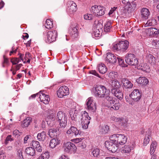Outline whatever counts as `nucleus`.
Here are the masks:
<instances>
[{
	"instance_id": "1",
	"label": "nucleus",
	"mask_w": 159,
	"mask_h": 159,
	"mask_svg": "<svg viewBox=\"0 0 159 159\" xmlns=\"http://www.w3.org/2000/svg\"><path fill=\"white\" fill-rule=\"evenodd\" d=\"M110 141H113L117 146L123 145L127 141V137L124 134H115L111 135L109 137Z\"/></svg>"
},
{
	"instance_id": "2",
	"label": "nucleus",
	"mask_w": 159,
	"mask_h": 159,
	"mask_svg": "<svg viewBox=\"0 0 159 159\" xmlns=\"http://www.w3.org/2000/svg\"><path fill=\"white\" fill-rule=\"evenodd\" d=\"M67 119L66 114L61 111L58 112L57 115V122L61 128H64L66 125Z\"/></svg>"
},
{
	"instance_id": "3",
	"label": "nucleus",
	"mask_w": 159,
	"mask_h": 159,
	"mask_svg": "<svg viewBox=\"0 0 159 159\" xmlns=\"http://www.w3.org/2000/svg\"><path fill=\"white\" fill-rule=\"evenodd\" d=\"M129 42L126 40L121 41L119 43L114 44L113 49L114 51L120 50L122 52L125 51L129 47Z\"/></svg>"
},
{
	"instance_id": "4",
	"label": "nucleus",
	"mask_w": 159,
	"mask_h": 159,
	"mask_svg": "<svg viewBox=\"0 0 159 159\" xmlns=\"http://www.w3.org/2000/svg\"><path fill=\"white\" fill-rule=\"evenodd\" d=\"M94 94L96 97L99 98H102L108 92L105 86L102 85H97L95 88Z\"/></svg>"
},
{
	"instance_id": "5",
	"label": "nucleus",
	"mask_w": 159,
	"mask_h": 159,
	"mask_svg": "<svg viewBox=\"0 0 159 159\" xmlns=\"http://www.w3.org/2000/svg\"><path fill=\"white\" fill-rule=\"evenodd\" d=\"M81 124L83 129H87L90 123L91 118L89 116L88 113L85 111L82 113L81 116Z\"/></svg>"
},
{
	"instance_id": "6",
	"label": "nucleus",
	"mask_w": 159,
	"mask_h": 159,
	"mask_svg": "<svg viewBox=\"0 0 159 159\" xmlns=\"http://www.w3.org/2000/svg\"><path fill=\"white\" fill-rule=\"evenodd\" d=\"M125 61L128 64L134 66L138 64V60L135 55L132 53H127L125 56Z\"/></svg>"
},
{
	"instance_id": "7",
	"label": "nucleus",
	"mask_w": 159,
	"mask_h": 159,
	"mask_svg": "<svg viewBox=\"0 0 159 159\" xmlns=\"http://www.w3.org/2000/svg\"><path fill=\"white\" fill-rule=\"evenodd\" d=\"M105 10L104 7L95 5L92 7L91 11L94 16H99L103 15L105 13Z\"/></svg>"
},
{
	"instance_id": "8",
	"label": "nucleus",
	"mask_w": 159,
	"mask_h": 159,
	"mask_svg": "<svg viewBox=\"0 0 159 159\" xmlns=\"http://www.w3.org/2000/svg\"><path fill=\"white\" fill-rule=\"evenodd\" d=\"M86 109L89 111L94 112L96 110L95 103L92 97H89L86 100Z\"/></svg>"
},
{
	"instance_id": "9",
	"label": "nucleus",
	"mask_w": 159,
	"mask_h": 159,
	"mask_svg": "<svg viewBox=\"0 0 159 159\" xmlns=\"http://www.w3.org/2000/svg\"><path fill=\"white\" fill-rule=\"evenodd\" d=\"M46 36L47 38L46 39V42L51 43L56 40L57 36V31L54 30L48 31L47 33Z\"/></svg>"
},
{
	"instance_id": "10",
	"label": "nucleus",
	"mask_w": 159,
	"mask_h": 159,
	"mask_svg": "<svg viewBox=\"0 0 159 159\" xmlns=\"http://www.w3.org/2000/svg\"><path fill=\"white\" fill-rule=\"evenodd\" d=\"M142 96L141 93L138 89H134L129 95V97L134 102H139Z\"/></svg>"
},
{
	"instance_id": "11",
	"label": "nucleus",
	"mask_w": 159,
	"mask_h": 159,
	"mask_svg": "<svg viewBox=\"0 0 159 159\" xmlns=\"http://www.w3.org/2000/svg\"><path fill=\"white\" fill-rule=\"evenodd\" d=\"M105 146L110 151L112 152H115L118 149V146L113 141H106L105 142Z\"/></svg>"
},
{
	"instance_id": "12",
	"label": "nucleus",
	"mask_w": 159,
	"mask_h": 159,
	"mask_svg": "<svg viewBox=\"0 0 159 159\" xmlns=\"http://www.w3.org/2000/svg\"><path fill=\"white\" fill-rule=\"evenodd\" d=\"M69 88L65 86L60 87L57 91V95L58 97L61 98L69 94Z\"/></svg>"
},
{
	"instance_id": "13",
	"label": "nucleus",
	"mask_w": 159,
	"mask_h": 159,
	"mask_svg": "<svg viewBox=\"0 0 159 159\" xmlns=\"http://www.w3.org/2000/svg\"><path fill=\"white\" fill-rule=\"evenodd\" d=\"M63 148L64 151L69 153L70 151H74L76 150V147L75 145L70 142H67L64 143Z\"/></svg>"
},
{
	"instance_id": "14",
	"label": "nucleus",
	"mask_w": 159,
	"mask_h": 159,
	"mask_svg": "<svg viewBox=\"0 0 159 159\" xmlns=\"http://www.w3.org/2000/svg\"><path fill=\"white\" fill-rule=\"evenodd\" d=\"M102 25L101 23H98L93 29L92 35L96 37H99L101 36L102 31Z\"/></svg>"
},
{
	"instance_id": "15",
	"label": "nucleus",
	"mask_w": 159,
	"mask_h": 159,
	"mask_svg": "<svg viewBox=\"0 0 159 159\" xmlns=\"http://www.w3.org/2000/svg\"><path fill=\"white\" fill-rule=\"evenodd\" d=\"M81 131L78 130L74 126H71L70 128L67 131L66 134L70 136H75L80 135Z\"/></svg>"
},
{
	"instance_id": "16",
	"label": "nucleus",
	"mask_w": 159,
	"mask_h": 159,
	"mask_svg": "<svg viewBox=\"0 0 159 159\" xmlns=\"http://www.w3.org/2000/svg\"><path fill=\"white\" fill-rule=\"evenodd\" d=\"M140 14L141 19L144 20L148 19L150 15V12L148 8H143L141 9Z\"/></svg>"
},
{
	"instance_id": "17",
	"label": "nucleus",
	"mask_w": 159,
	"mask_h": 159,
	"mask_svg": "<svg viewBox=\"0 0 159 159\" xmlns=\"http://www.w3.org/2000/svg\"><path fill=\"white\" fill-rule=\"evenodd\" d=\"M37 94L39 95V98L41 102L46 104L49 103L50 98L48 95H46L41 92L37 93Z\"/></svg>"
},
{
	"instance_id": "18",
	"label": "nucleus",
	"mask_w": 159,
	"mask_h": 159,
	"mask_svg": "<svg viewBox=\"0 0 159 159\" xmlns=\"http://www.w3.org/2000/svg\"><path fill=\"white\" fill-rule=\"evenodd\" d=\"M144 59L152 65H155L156 62L155 57L152 54L147 53L145 55Z\"/></svg>"
},
{
	"instance_id": "19",
	"label": "nucleus",
	"mask_w": 159,
	"mask_h": 159,
	"mask_svg": "<svg viewBox=\"0 0 159 159\" xmlns=\"http://www.w3.org/2000/svg\"><path fill=\"white\" fill-rule=\"evenodd\" d=\"M68 9L70 13H73L77 10V5L73 1H70L67 3Z\"/></svg>"
},
{
	"instance_id": "20",
	"label": "nucleus",
	"mask_w": 159,
	"mask_h": 159,
	"mask_svg": "<svg viewBox=\"0 0 159 159\" xmlns=\"http://www.w3.org/2000/svg\"><path fill=\"white\" fill-rule=\"evenodd\" d=\"M117 57L111 53L107 54L106 60L110 63H114L116 62Z\"/></svg>"
},
{
	"instance_id": "21",
	"label": "nucleus",
	"mask_w": 159,
	"mask_h": 159,
	"mask_svg": "<svg viewBox=\"0 0 159 159\" xmlns=\"http://www.w3.org/2000/svg\"><path fill=\"white\" fill-rule=\"evenodd\" d=\"M122 82L123 84V87L125 89H130L132 88L133 84L128 79L125 78H123L122 80Z\"/></svg>"
},
{
	"instance_id": "22",
	"label": "nucleus",
	"mask_w": 159,
	"mask_h": 159,
	"mask_svg": "<svg viewBox=\"0 0 159 159\" xmlns=\"http://www.w3.org/2000/svg\"><path fill=\"white\" fill-rule=\"evenodd\" d=\"M159 33L158 30L155 28H149L147 29V34L152 36L158 35Z\"/></svg>"
},
{
	"instance_id": "23",
	"label": "nucleus",
	"mask_w": 159,
	"mask_h": 159,
	"mask_svg": "<svg viewBox=\"0 0 159 159\" xmlns=\"http://www.w3.org/2000/svg\"><path fill=\"white\" fill-rule=\"evenodd\" d=\"M136 81L139 84H140L142 85H146L149 81L148 79L145 77H140L136 80Z\"/></svg>"
},
{
	"instance_id": "24",
	"label": "nucleus",
	"mask_w": 159,
	"mask_h": 159,
	"mask_svg": "<svg viewBox=\"0 0 159 159\" xmlns=\"http://www.w3.org/2000/svg\"><path fill=\"white\" fill-rule=\"evenodd\" d=\"M139 69L146 72H149L151 70L149 65L146 63L141 64L138 67Z\"/></svg>"
},
{
	"instance_id": "25",
	"label": "nucleus",
	"mask_w": 159,
	"mask_h": 159,
	"mask_svg": "<svg viewBox=\"0 0 159 159\" xmlns=\"http://www.w3.org/2000/svg\"><path fill=\"white\" fill-rule=\"evenodd\" d=\"M111 92L118 99L121 100L123 98V94L119 89H111Z\"/></svg>"
},
{
	"instance_id": "26",
	"label": "nucleus",
	"mask_w": 159,
	"mask_h": 159,
	"mask_svg": "<svg viewBox=\"0 0 159 159\" xmlns=\"http://www.w3.org/2000/svg\"><path fill=\"white\" fill-rule=\"evenodd\" d=\"M108 101V103L112 106V104L115 102V99H114L111 95V93L108 92L106 93L104 97Z\"/></svg>"
},
{
	"instance_id": "27",
	"label": "nucleus",
	"mask_w": 159,
	"mask_h": 159,
	"mask_svg": "<svg viewBox=\"0 0 159 159\" xmlns=\"http://www.w3.org/2000/svg\"><path fill=\"white\" fill-rule=\"evenodd\" d=\"M136 5L134 2H132L131 3H129L125 6L126 8H127V11L130 12L133 11L136 8Z\"/></svg>"
},
{
	"instance_id": "28",
	"label": "nucleus",
	"mask_w": 159,
	"mask_h": 159,
	"mask_svg": "<svg viewBox=\"0 0 159 159\" xmlns=\"http://www.w3.org/2000/svg\"><path fill=\"white\" fill-rule=\"evenodd\" d=\"M111 85L112 88V89H119L121 86L120 83L116 80H112Z\"/></svg>"
},
{
	"instance_id": "29",
	"label": "nucleus",
	"mask_w": 159,
	"mask_h": 159,
	"mask_svg": "<svg viewBox=\"0 0 159 159\" xmlns=\"http://www.w3.org/2000/svg\"><path fill=\"white\" fill-rule=\"evenodd\" d=\"M33 147L36 149L37 152H41L42 151V148L39 142L36 141H33L32 142Z\"/></svg>"
},
{
	"instance_id": "30",
	"label": "nucleus",
	"mask_w": 159,
	"mask_h": 159,
	"mask_svg": "<svg viewBox=\"0 0 159 159\" xmlns=\"http://www.w3.org/2000/svg\"><path fill=\"white\" fill-rule=\"evenodd\" d=\"M60 143V140L57 138H54L51 140L49 145L51 148H54Z\"/></svg>"
},
{
	"instance_id": "31",
	"label": "nucleus",
	"mask_w": 159,
	"mask_h": 159,
	"mask_svg": "<svg viewBox=\"0 0 159 159\" xmlns=\"http://www.w3.org/2000/svg\"><path fill=\"white\" fill-rule=\"evenodd\" d=\"M98 69L100 73L104 74L107 71V68L105 65L103 64H100L98 65Z\"/></svg>"
},
{
	"instance_id": "32",
	"label": "nucleus",
	"mask_w": 159,
	"mask_h": 159,
	"mask_svg": "<svg viewBox=\"0 0 159 159\" xmlns=\"http://www.w3.org/2000/svg\"><path fill=\"white\" fill-rule=\"evenodd\" d=\"M109 126L107 125H101L99 127V131L102 134H105L109 130Z\"/></svg>"
},
{
	"instance_id": "33",
	"label": "nucleus",
	"mask_w": 159,
	"mask_h": 159,
	"mask_svg": "<svg viewBox=\"0 0 159 159\" xmlns=\"http://www.w3.org/2000/svg\"><path fill=\"white\" fill-rule=\"evenodd\" d=\"M32 121V119L30 117H27L25 119L23 122L22 126L23 127H27L30 125Z\"/></svg>"
},
{
	"instance_id": "34",
	"label": "nucleus",
	"mask_w": 159,
	"mask_h": 159,
	"mask_svg": "<svg viewBox=\"0 0 159 159\" xmlns=\"http://www.w3.org/2000/svg\"><path fill=\"white\" fill-rule=\"evenodd\" d=\"M157 21L156 19L154 18H151L148 20L147 22L145 25V27L151 25H156Z\"/></svg>"
},
{
	"instance_id": "35",
	"label": "nucleus",
	"mask_w": 159,
	"mask_h": 159,
	"mask_svg": "<svg viewBox=\"0 0 159 159\" xmlns=\"http://www.w3.org/2000/svg\"><path fill=\"white\" fill-rule=\"evenodd\" d=\"M57 130L55 128H52L49 129L48 132V135L51 137H53L57 135Z\"/></svg>"
},
{
	"instance_id": "36",
	"label": "nucleus",
	"mask_w": 159,
	"mask_h": 159,
	"mask_svg": "<svg viewBox=\"0 0 159 159\" xmlns=\"http://www.w3.org/2000/svg\"><path fill=\"white\" fill-rule=\"evenodd\" d=\"M111 27V21H107L104 27L105 32H110Z\"/></svg>"
},
{
	"instance_id": "37",
	"label": "nucleus",
	"mask_w": 159,
	"mask_h": 159,
	"mask_svg": "<svg viewBox=\"0 0 159 159\" xmlns=\"http://www.w3.org/2000/svg\"><path fill=\"white\" fill-rule=\"evenodd\" d=\"M78 27L76 26L73 28L70 33V35L72 36L73 38H77L78 36V31L77 29Z\"/></svg>"
},
{
	"instance_id": "38",
	"label": "nucleus",
	"mask_w": 159,
	"mask_h": 159,
	"mask_svg": "<svg viewBox=\"0 0 159 159\" xmlns=\"http://www.w3.org/2000/svg\"><path fill=\"white\" fill-rule=\"evenodd\" d=\"M26 153L30 156H33L35 154V150L34 148L32 147L27 148L25 149Z\"/></svg>"
},
{
	"instance_id": "39",
	"label": "nucleus",
	"mask_w": 159,
	"mask_h": 159,
	"mask_svg": "<svg viewBox=\"0 0 159 159\" xmlns=\"http://www.w3.org/2000/svg\"><path fill=\"white\" fill-rule=\"evenodd\" d=\"M46 134L45 132L43 131L40 133L38 134L37 137L39 141H43L46 138Z\"/></svg>"
},
{
	"instance_id": "40",
	"label": "nucleus",
	"mask_w": 159,
	"mask_h": 159,
	"mask_svg": "<svg viewBox=\"0 0 159 159\" xmlns=\"http://www.w3.org/2000/svg\"><path fill=\"white\" fill-rule=\"evenodd\" d=\"M157 145V143L155 141L152 142L150 146V154H153L155 151Z\"/></svg>"
},
{
	"instance_id": "41",
	"label": "nucleus",
	"mask_w": 159,
	"mask_h": 159,
	"mask_svg": "<svg viewBox=\"0 0 159 159\" xmlns=\"http://www.w3.org/2000/svg\"><path fill=\"white\" fill-rule=\"evenodd\" d=\"M45 25L46 28L50 29L53 27V24L51 20L49 19H48L46 21Z\"/></svg>"
},
{
	"instance_id": "42",
	"label": "nucleus",
	"mask_w": 159,
	"mask_h": 159,
	"mask_svg": "<svg viewBox=\"0 0 159 159\" xmlns=\"http://www.w3.org/2000/svg\"><path fill=\"white\" fill-rule=\"evenodd\" d=\"M49 153L46 152L42 153L37 159H48L49 157Z\"/></svg>"
},
{
	"instance_id": "43",
	"label": "nucleus",
	"mask_w": 159,
	"mask_h": 159,
	"mask_svg": "<svg viewBox=\"0 0 159 159\" xmlns=\"http://www.w3.org/2000/svg\"><path fill=\"white\" fill-rule=\"evenodd\" d=\"M151 137V136L150 134L146 135L143 143L144 146H146L149 143Z\"/></svg>"
},
{
	"instance_id": "44",
	"label": "nucleus",
	"mask_w": 159,
	"mask_h": 159,
	"mask_svg": "<svg viewBox=\"0 0 159 159\" xmlns=\"http://www.w3.org/2000/svg\"><path fill=\"white\" fill-rule=\"evenodd\" d=\"M131 151L130 146L126 145L122 150V152L123 153H129Z\"/></svg>"
},
{
	"instance_id": "45",
	"label": "nucleus",
	"mask_w": 159,
	"mask_h": 159,
	"mask_svg": "<svg viewBox=\"0 0 159 159\" xmlns=\"http://www.w3.org/2000/svg\"><path fill=\"white\" fill-rule=\"evenodd\" d=\"M113 106L109 107H110V109L111 110L114 109L115 110H118L120 107V104L119 102H115L114 104H112V105Z\"/></svg>"
},
{
	"instance_id": "46",
	"label": "nucleus",
	"mask_w": 159,
	"mask_h": 159,
	"mask_svg": "<svg viewBox=\"0 0 159 159\" xmlns=\"http://www.w3.org/2000/svg\"><path fill=\"white\" fill-rule=\"evenodd\" d=\"M30 54L29 52H26L25 54V56L24 57L25 61H24V63L25 64L26 63H30Z\"/></svg>"
},
{
	"instance_id": "47",
	"label": "nucleus",
	"mask_w": 159,
	"mask_h": 159,
	"mask_svg": "<svg viewBox=\"0 0 159 159\" xmlns=\"http://www.w3.org/2000/svg\"><path fill=\"white\" fill-rule=\"evenodd\" d=\"M111 119L113 121L118 122L119 123H122L124 120V119L123 118H119L115 116L112 117Z\"/></svg>"
},
{
	"instance_id": "48",
	"label": "nucleus",
	"mask_w": 159,
	"mask_h": 159,
	"mask_svg": "<svg viewBox=\"0 0 159 159\" xmlns=\"http://www.w3.org/2000/svg\"><path fill=\"white\" fill-rule=\"evenodd\" d=\"M48 118L50 120H47V123L48 125H49L50 126H52L53 124H51V122H53V120H55V116L53 114H52L49 116L48 117Z\"/></svg>"
},
{
	"instance_id": "49",
	"label": "nucleus",
	"mask_w": 159,
	"mask_h": 159,
	"mask_svg": "<svg viewBox=\"0 0 159 159\" xmlns=\"http://www.w3.org/2000/svg\"><path fill=\"white\" fill-rule=\"evenodd\" d=\"M118 76V75L116 72L115 71L110 72L108 75V77L112 79H114L117 78Z\"/></svg>"
},
{
	"instance_id": "50",
	"label": "nucleus",
	"mask_w": 159,
	"mask_h": 159,
	"mask_svg": "<svg viewBox=\"0 0 159 159\" xmlns=\"http://www.w3.org/2000/svg\"><path fill=\"white\" fill-rule=\"evenodd\" d=\"M152 44L153 48H159V40H153L152 42Z\"/></svg>"
},
{
	"instance_id": "51",
	"label": "nucleus",
	"mask_w": 159,
	"mask_h": 159,
	"mask_svg": "<svg viewBox=\"0 0 159 159\" xmlns=\"http://www.w3.org/2000/svg\"><path fill=\"white\" fill-rule=\"evenodd\" d=\"M100 151L99 149L95 148L93 150L92 153L94 157H98L99 155Z\"/></svg>"
},
{
	"instance_id": "52",
	"label": "nucleus",
	"mask_w": 159,
	"mask_h": 159,
	"mask_svg": "<svg viewBox=\"0 0 159 159\" xmlns=\"http://www.w3.org/2000/svg\"><path fill=\"white\" fill-rule=\"evenodd\" d=\"M11 61L13 65H16L20 61V60L19 59V58L15 57L11 59Z\"/></svg>"
},
{
	"instance_id": "53",
	"label": "nucleus",
	"mask_w": 159,
	"mask_h": 159,
	"mask_svg": "<svg viewBox=\"0 0 159 159\" xmlns=\"http://www.w3.org/2000/svg\"><path fill=\"white\" fill-rule=\"evenodd\" d=\"M4 61L2 63V66L3 67H5V64L7 66H9V62L8 58L5 57V56H3Z\"/></svg>"
},
{
	"instance_id": "54",
	"label": "nucleus",
	"mask_w": 159,
	"mask_h": 159,
	"mask_svg": "<svg viewBox=\"0 0 159 159\" xmlns=\"http://www.w3.org/2000/svg\"><path fill=\"white\" fill-rule=\"evenodd\" d=\"M117 59H118L120 65L122 67H125V64L123 59L121 57H119L118 56L117 57Z\"/></svg>"
},
{
	"instance_id": "55",
	"label": "nucleus",
	"mask_w": 159,
	"mask_h": 159,
	"mask_svg": "<svg viewBox=\"0 0 159 159\" xmlns=\"http://www.w3.org/2000/svg\"><path fill=\"white\" fill-rule=\"evenodd\" d=\"M93 16L91 14H87L84 16V18L85 20H90L93 18Z\"/></svg>"
},
{
	"instance_id": "56",
	"label": "nucleus",
	"mask_w": 159,
	"mask_h": 159,
	"mask_svg": "<svg viewBox=\"0 0 159 159\" xmlns=\"http://www.w3.org/2000/svg\"><path fill=\"white\" fill-rule=\"evenodd\" d=\"M11 135H9L7 137L5 142V144H7L8 143V141H11L12 140V139L11 138Z\"/></svg>"
},
{
	"instance_id": "57",
	"label": "nucleus",
	"mask_w": 159,
	"mask_h": 159,
	"mask_svg": "<svg viewBox=\"0 0 159 159\" xmlns=\"http://www.w3.org/2000/svg\"><path fill=\"white\" fill-rule=\"evenodd\" d=\"M116 8L117 7H114L113 8H111V10H110L108 13L110 16H113L112 14L115 11Z\"/></svg>"
},
{
	"instance_id": "58",
	"label": "nucleus",
	"mask_w": 159,
	"mask_h": 159,
	"mask_svg": "<svg viewBox=\"0 0 159 159\" xmlns=\"http://www.w3.org/2000/svg\"><path fill=\"white\" fill-rule=\"evenodd\" d=\"M21 133L18 130L15 129L14 130L13 134L15 136H19L20 135V134Z\"/></svg>"
},
{
	"instance_id": "59",
	"label": "nucleus",
	"mask_w": 159,
	"mask_h": 159,
	"mask_svg": "<svg viewBox=\"0 0 159 159\" xmlns=\"http://www.w3.org/2000/svg\"><path fill=\"white\" fill-rule=\"evenodd\" d=\"M83 139V138H76L73 139V142L75 143H77L80 142Z\"/></svg>"
},
{
	"instance_id": "60",
	"label": "nucleus",
	"mask_w": 159,
	"mask_h": 159,
	"mask_svg": "<svg viewBox=\"0 0 159 159\" xmlns=\"http://www.w3.org/2000/svg\"><path fill=\"white\" fill-rule=\"evenodd\" d=\"M90 73L91 74L95 76H96L97 77H100L99 76V75L96 72V71L95 70H92L90 71Z\"/></svg>"
},
{
	"instance_id": "61",
	"label": "nucleus",
	"mask_w": 159,
	"mask_h": 159,
	"mask_svg": "<svg viewBox=\"0 0 159 159\" xmlns=\"http://www.w3.org/2000/svg\"><path fill=\"white\" fill-rule=\"evenodd\" d=\"M129 0H120V2L124 4L127 5L129 2Z\"/></svg>"
},
{
	"instance_id": "62",
	"label": "nucleus",
	"mask_w": 159,
	"mask_h": 159,
	"mask_svg": "<svg viewBox=\"0 0 159 159\" xmlns=\"http://www.w3.org/2000/svg\"><path fill=\"white\" fill-rule=\"evenodd\" d=\"M18 55H19V57L18 58H19V59L21 60H22L24 62V59H23V56L24 55L22 54L21 53H19L18 54Z\"/></svg>"
},
{
	"instance_id": "63",
	"label": "nucleus",
	"mask_w": 159,
	"mask_h": 159,
	"mask_svg": "<svg viewBox=\"0 0 159 159\" xmlns=\"http://www.w3.org/2000/svg\"><path fill=\"white\" fill-rule=\"evenodd\" d=\"M23 66L22 64H18L16 66L15 70L16 71L18 70H19L20 68Z\"/></svg>"
},
{
	"instance_id": "64",
	"label": "nucleus",
	"mask_w": 159,
	"mask_h": 159,
	"mask_svg": "<svg viewBox=\"0 0 159 159\" xmlns=\"http://www.w3.org/2000/svg\"><path fill=\"white\" fill-rule=\"evenodd\" d=\"M59 159H69L68 157L66 155H62L59 158Z\"/></svg>"
}]
</instances>
